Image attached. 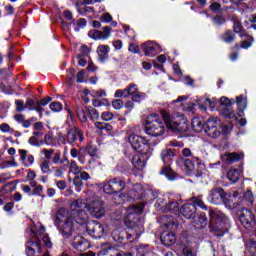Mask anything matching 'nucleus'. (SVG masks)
<instances>
[{"label": "nucleus", "instance_id": "obj_1", "mask_svg": "<svg viewBox=\"0 0 256 256\" xmlns=\"http://www.w3.org/2000/svg\"><path fill=\"white\" fill-rule=\"evenodd\" d=\"M43 247L51 249L53 244L47 234H45V228L32 231L30 239L26 242V255L27 256H41L43 253Z\"/></svg>", "mask_w": 256, "mask_h": 256}, {"label": "nucleus", "instance_id": "obj_2", "mask_svg": "<svg viewBox=\"0 0 256 256\" xmlns=\"http://www.w3.org/2000/svg\"><path fill=\"white\" fill-rule=\"evenodd\" d=\"M145 208V204L140 203L137 206H131L127 209V215L124 219V223L129 227V235L135 237V239H139L141 237V233H143V220L139 217L140 213H143V209Z\"/></svg>", "mask_w": 256, "mask_h": 256}, {"label": "nucleus", "instance_id": "obj_3", "mask_svg": "<svg viewBox=\"0 0 256 256\" xmlns=\"http://www.w3.org/2000/svg\"><path fill=\"white\" fill-rule=\"evenodd\" d=\"M57 219L59 221L58 229L64 237V239H69L71 235H73V231H75V221L69 214V211L65 208H61L57 212Z\"/></svg>", "mask_w": 256, "mask_h": 256}, {"label": "nucleus", "instance_id": "obj_4", "mask_svg": "<svg viewBox=\"0 0 256 256\" xmlns=\"http://www.w3.org/2000/svg\"><path fill=\"white\" fill-rule=\"evenodd\" d=\"M209 216L211 231L217 233L219 237H223V235L227 233V223H229V219H227L225 214L217 210H210Z\"/></svg>", "mask_w": 256, "mask_h": 256}, {"label": "nucleus", "instance_id": "obj_5", "mask_svg": "<svg viewBox=\"0 0 256 256\" xmlns=\"http://www.w3.org/2000/svg\"><path fill=\"white\" fill-rule=\"evenodd\" d=\"M161 115L167 129L170 131L183 132L187 130V120L184 115H171L165 110L161 112Z\"/></svg>", "mask_w": 256, "mask_h": 256}, {"label": "nucleus", "instance_id": "obj_6", "mask_svg": "<svg viewBox=\"0 0 256 256\" xmlns=\"http://www.w3.org/2000/svg\"><path fill=\"white\" fill-rule=\"evenodd\" d=\"M145 131L151 137H161L165 133V124L159 115L151 114L146 119Z\"/></svg>", "mask_w": 256, "mask_h": 256}, {"label": "nucleus", "instance_id": "obj_7", "mask_svg": "<svg viewBox=\"0 0 256 256\" xmlns=\"http://www.w3.org/2000/svg\"><path fill=\"white\" fill-rule=\"evenodd\" d=\"M173 157H175V153H173V150L169 148L162 150L161 159L165 166L162 168L160 174L165 175L170 181H173V179H175V172H173V169H171Z\"/></svg>", "mask_w": 256, "mask_h": 256}, {"label": "nucleus", "instance_id": "obj_8", "mask_svg": "<svg viewBox=\"0 0 256 256\" xmlns=\"http://www.w3.org/2000/svg\"><path fill=\"white\" fill-rule=\"evenodd\" d=\"M107 195H113V193H121L125 189V180L122 178L116 177L108 181L99 184Z\"/></svg>", "mask_w": 256, "mask_h": 256}, {"label": "nucleus", "instance_id": "obj_9", "mask_svg": "<svg viewBox=\"0 0 256 256\" xmlns=\"http://www.w3.org/2000/svg\"><path fill=\"white\" fill-rule=\"evenodd\" d=\"M204 131L208 137L215 139L221 135V120L217 117H210L204 124Z\"/></svg>", "mask_w": 256, "mask_h": 256}, {"label": "nucleus", "instance_id": "obj_10", "mask_svg": "<svg viewBox=\"0 0 256 256\" xmlns=\"http://www.w3.org/2000/svg\"><path fill=\"white\" fill-rule=\"evenodd\" d=\"M89 212L92 215V217H95V219H101L102 217H105V202L99 198H95L94 200H89Z\"/></svg>", "mask_w": 256, "mask_h": 256}, {"label": "nucleus", "instance_id": "obj_11", "mask_svg": "<svg viewBox=\"0 0 256 256\" xmlns=\"http://www.w3.org/2000/svg\"><path fill=\"white\" fill-rule=\"evenodd\" d=\"M239 219L243 227H245V229H247L248 231H251V229H255V215H253V212H251V210L243 208L239 216Z\"/></svg>", "mask_w": 256, "mask_h": 256}, {"label": "nucleus", "instance_id": "obj_12", "mask_svg": "<svg viewBox=\"0 0 256 256\" xmlns=\"http://www.w3.org/2000/svg\"><path fill=\"white\" fill-rule=\"evenodd\" d=\"M86 230L88 231L89 235L91 237H94V239H101L105 233V228L101 223L97 221H90L87 223Z\"/></svg>", "mask_w": 256, "mask_h": 256}, {"label": "nucleus", "instance_id": "obj_13", "mask_svg": "<svg viewBox=\"0 0 256 256\" xmlns=\"http://www.w3.org/2000/svg\"><path fill=\"white\" fill-rule=\"evenodd\" d=\"M226 197L227 194H225L223 188H213L208 196V201L213 203V205H221V203H225Z\"/></svg>", "mask_w": 256, "mask_h": 256}, {"label": "nucleus", "instance_id": "obj_14", "mask_svg": "<svg viewBox=\"0 0 256 256\" xmlns=\"http://www.w3.org/2000/svg\"><path fill=\"white\" fill-rule=\"evenodd\" d=\"M142 51L145 57H155L161 53V46L155 42H145L142 44Z\"/></svg>", "mask_w": 256, "mask_h": 256}, {"label": "nucleus", "instance_id": "obj_15", "mask_svg": "<svg viewBox=\"0 0 256 256\" xmlns=\"http://www.w3.org/2000/svg\"><path fill=\"white\" fill-rule=\"evenodd\" d=\"M88 35L95 41H105L111 37V27L105 26L102 28V30H90Z\"/></svg>", "mask_w": 256, "mask_h": 256}, {"label": "nucleus", "instance_id": "obj_16", "mask_svg": "<svg viewBox=\"0 0 256 256\" xmlns=\"http://www.w3.org/2000/svg\"><path fill=\"white\" fill-rule=\"evenodd\" d=\"M85 139L83 136V132L78 128V127H72L68 130L67 135H66V141L70 144H73L77 141H82Z\"/></svg>", "mask_w": 256, "mask_h": 256}, {"label": "nucleus", "instance_id": "obj_17", "mask_svg": "<svg viewBox=\"0 0 256 256\" xmlns=\"http://www.w3.org/2000/svg\"><path fill=\"white\" fill-rule=\"evenodd\" d=\"M72 247H74L76 251H80V253H83V251H87V249L91 247V244L88 242L87 239L83 238L82 236H75L72 241Z\"/></svg>", "mask_w": 256, "mask_h": 256}, {"label": "nucleus", "instance_id": "obj_18", "mask_svg": "<svg viewBox=\"0 0 256 256\" xmlns=\"http://www.w3.org/2000/svg\"><path fill=\"white\" fill-rule=\"evenodd\" d=\"M241 160V154H238L236 152L229 153L226 152L221 155V161L223 163H226V165H233V163Z\"/></svg>", "mask_w": 256, "mask_h": 256}, {"label": "nucleus", "instance_id": "obj_19", "mask_svg": "<svg viewBox=\"0 0 256 256\" xmlns=\"http://www.w3.org/2000/svg\"><path fill=\"white\" fill-rule=\"evenodd\" d=\"M181 213L186 219H195V213H197V207L193 204H185L181 208Z\"/></svg>", "mask_w": 256, "mask_h": 256}, {"label": "nucleus", "instance_id": "obj_20", "mask_svg": "<svg viewBox=\"0 0 256 256\" xmlns=\"http://www.w3.org/2000/svg\"><path fill=\"white\" fill-rule=\"evenodd\" d=\"M161 241L163 245H166L167 247L173 245L177 241V236H175V233L170 231H164L161 234Z\"/></svg>", "mask_w": 256, "mask_h": 256}, {"label": "nucleus", "instance_id": "obj_21", "mask_svg": "<svg viewBox=\"0 0 256 256\" xmlns=\"http://www.w3.org/2000/svg\"><path fill=\"white\" fill-rule=\"evenodd\" d=\"M69 215L78 225H84V223L87 222V214L85 211L70 212Z\"/></svg>", "mask_w": 256, "mask_h": 256}, {"label": "nucleus", "instance_id": "obj_22", "mask_svg": "<svg viewBox=\"0 0 256 256\" xmlns=\"http://www.w3.org/2000/svg\"><path fill=\"white\" fill-rule=\"evenodd\" d=\"M132 165L134 166V169H136L137 171H143V169H145L146 166L145 157L139 155L133 156Z\"/></svg>", "mask_w": 256, "mask_h": 256}, {"label": "nucleus", "instance_id": "obj_23", "mask_svg": "<svg viewBox=\"0 0 256 256\" xmlns=\"http://www.w3.org/2000/svg\"><path fill=\"white\" fill-rule=\"evenodd\" d=\"M144 140L145 137L135 134H131L128 138V141L133 149H140L141 147H139V145L142 144Z\"/></svg>", "mask_w": 256, "mask_h": 256}, {"label": "nucleus", "instance_id": "obj_24", "mask_svg": "<svg viewBox=\"0 0 256 256\" xmlns=\"http://www.w3.org/2000/svg\"><path fill=\"white\" fill-rule=\"evenodd\" d=\"M85 208H87V203L83 202V199L75 200L70 205L71 212L79 213L83 211Z\"/></svg>", "mask_w": 256, "mask_h": 256}, {"label": "nucleus", "instance_id": "obj_25", "mask_svg": "<svg viewBox=\"0 0 256 256\" xmlns=\"http://www.w3.org/2000/svg\"><path fill=\"white\" fill-rule=\"evenodd\" d=\"M193 223L198 229H203L207 225V216H205V213H200L199 216H194Z\"/></svg>", "mask_w": 256, "mask_h": 256}, {"label": "nucleus", "instance_id": "obj_26", "mask_svg": "<svg viewBox=\"0 0 256 256\" xmlns=\"http://www.w3.org/2000/svg\"><path fill=\"white\" fill-rule=\"evenodd\" d=\"M139 147L140 148H134V150L140 153L141 155H149V153H151V145L149 144V141H147L146 138H144L142 144H139Z\"/></svg>", "mask_w": 256, "mask_h": 256}, {"label": "nucleus", "instance_id": "obj_27", "mask_svg": "<svg viewBox=\"0 0 256 256\" xmlns=\"http://www.w3.org/2000/svg\"><path fill=\"white\" fill-rule=\"evenodd\" d=\"M109 51H111V48L108 45H99L97 47V54L99 59H101V61H105V59H107L109 56Z\"/></svg>", "mask_w": 256, "mask_h": 256}, {"label": "nucleus", "instance_id": "obj_28", "mask_svg": "<svg viewBox=\"0 0 256 256\" xmlns=\"http://www.w3.org/2000/svg\"><path fill=\"white\" fill-rule=\"evenodd\" d=\"M76 115L81 123H87V112L82 104L76 105Z\"/></svg>", "mask_w": 256, "mask_h": 256}, {"label": "nucleus", "instance_id": "obj_29", "mask_svg": "<svg viewBox=\"0 0 256 256\" xmlns=\"http://www.w3.org/2000/svg\"><path fill=\"white\" fill-rule=\"evenodd\" d=\"M166 213H177L179 211V203L177 201H170L165 206H161Z\"/></svg>", "mask_w": 256, "mask_h": 256}, {"label": "nucleus", "instance_id": "obj_30", "mask_svg": "<svg viewBox=\"0 0 256 256\" xmlns=\"http://www.w3.org/2000/svg\"><path fill=\"white\" fill-rule=\"evenodd\" d=\"M241 177V171L237 169H230L227 173V179L231 181V183H237Z\"/></svg>", "mask_w": 256, "mask_h": 256}, {"label": "nucleus", "instance_id": "obj_31", "mask_svg": "<svg viewBox=\"0 0 256 256\" xmlns=\"http://www.w3.org/2000/svg\"><path fill=\"white\" fill-rule=\"evenodd\" d=\"M192 129L196 133H201V131H203V129H205V125H203L201 118L195 117L192 119Z\"/></svg>", "mask_w": 256, "mask_h": 256}, {"label": "nucleus", "instance_id": "obj_32", "mask_svg": "<svg viewBox=\"0 0 256 256\" xmlns=\"http://www.w3.org/2000/svg\"><path fill=\"white\" fill-rule=\"evenodd\" d=\"M181 256H197V253L195 252L193 246L190 243H188L182 246Z\"/></svg>", "mask_w": 256, "mask_h": 256}, {"label": "nucleus", "instance_id": "obj_33", "mask_svg": "<svg viewBox=\"0 0 256 256\" xmlns=\"http://www.w3.org/2000/svg\"><path fill=\"white\" fill-rule=\"evenodd\" d=\"M221 39L224 41V43H233V41H235V34L233 31L227 30L221 35Z\"/></svg>", "mask_w": 256, "mask_h": 256}, {"label": "nucleus", "instance_id": "obj_34", "mask_svg": "<svg viewBox=\"0 0 256 256\" xmlns=\"http://www.w3.org/2000/svg\"><path fill=\"white\" fill-rule=\"evenodd\" d=\"M221 113L223 117H225L226 119H237V116L235 115V111H233V109L231 108H223Z\"/></svg>", "mask_w": 256, "mask_h": 256}, {"label": "nucleus", "instance_id": "obj_35", "mask_svg": "<svg viewBox=\"0 0 256 256\" xmlns=\"http://www.w3.org/2000/svg\"><path fill=\"white\" fill-rule=\"evenodd\" d=\"M201 197L203 196L192 197V205H195V207H200L201 209H207V206H205V203L203 202V199Z\"/></svg>", "mask_w": 256, "mask_h": 256}, {"label": "nucleus", "instance_id": "obj_36", "mask_svg": "<svg viewBox=\"0 0 256 256\" xmlns=\"http://www.w3.org/2000/svg\"><path fill=\"white\" fill-rule=\"evenodd\" d=\"M236 103H237L238 109H240V111H243V109H245L247 107V101H245V98L243 97V95L236 97Z\"/></svg>", "mask_w": 256, "mask_h": 256}, {"label": "nucleus", "instance_id": "obj_37", "mask_svg": "<svg viewBox=\"0 0 256 256\" xmlns=\"http://www.w3.org/2000/svg\"><path fill=\"white\" fill-rule=\"evenodd\" d=\"M41 153L44 155L46 161H51V159H53V155H55V150L44 148Z\"/></svg>", "mask_w": 256, "mask_h": 256}, {"label": "nucleus", "instance_id": "obj_38", "mask_svg": "<svg viewBox=\"0 0 256 256\" xmlns=\"http://www.w3.org/2000/svg\"><path fill=\"white\" fill-rule=\"evenodd\" d=\"M81 167H79V165H77V162L75 160H71L70 161V171L71 173H74V175H79V173L81 172Z\"/></svg>", "mask_w": 256, "mask_h": 256}, {"label": "nucleus", "instance_id": "obj_39", "mask_svg": "<svg viewBox=\"0 0 256 256\" xmlns=\"http://www.w3.org/2000/svg\"><path fill=\"white\" fill-rule=\"evenodd\" d=\"M40 169L42 171L43 174H49L51 173V166L49 164L48 160H44L41 164H40Z\"/></svg>", "mask_w": 256, "mask_h": 256}, {"label": "nucleus", "instance_id": "obj_40", "mask_svg": "<svg viewBox=\"0 0 256 256\" xmlns=\"http://www.w3.org/2000/svg\"><path fill=\"white\" fill-rule=\"evenodd\" d=\"M73 185L76 187L77 193H81V187H83V181L81 177L75 176L73 179Z\"/></svg>", "mask_w": 256, "mask_h": 256}, {"label": "nucleus", "instance_id": "obj_41", "mask_svg": "<svg viewBox=\"0 0 256 256\" xmlns=\"http://www.w3.org/2000/svg\"><path fill=\"white\" fill-rule=\"evenodd\" d=\"M184 169L191 173V171H195V164L190 159L184 160Z\"/></svg>", "mask_w": 256, "mask_h": 256}, {"label": "nucleus", "instance_id": "obj_42", "mask_svg": "<svg viewBox=\"0 0 256 256\" xmlns=\"http://www.w3.org/2000/svg\"><path fill=\"white\" fill-rule=\"evenodd\" d=\"M50 109L54 113H59L60 111H63V104L60 102H52L50 103Z\"/></svg>", "mask_w": 256, "mask_h": 256}, {"label": "nucleus", "instance_id": "obj_43", "mask_svg": "<svg viewBox=\"0 0 256 256\" xmlns=\"http://www.w3.org/2000/svg\"><path fill=\"white\" fill-rule=\"evenodd\" d=\"M234 32L239 33L240 37H245V32L243 31V26L241 25V22H234Z\"/></svg>", "mask_w": 256, "mask_h": 256}, {"label": "nucleus", "instance_id": "obj_44", "mask_svg": "<svg viewBox=\"0 0 256 256\" xmlns=\"http://www.w3.org/2000/svg\"><path fill=\"white\" fill-rule=\"evenodd\" d=\"M129 95H131L129 92V88H125L124 90H117L114 94V97H123L124 99H127Z\"/></svg>", "mask_w": 256, "mask_h": 256}, {"label": "nucleus", "instance_id": "obj_45", "mask_svg": "<svg viewBox=\"0 0 256 256\" xmlns=\"http://www.w3.org/2000/svg\"><path fill=\"white\" fill-rule=\"evenodd\" d=\"M145 97H146L145 93H141L138 91L132 95V101H135L136 103H141V101H143Z\"/></svg>", "mask_w": 256, "mask_h": 256}, {"label": "nucleus", "instance_id": "obj_46", "mask_svg": "<svg viewBox=\"0 0 256 256\" xmlns=\"http://www.w3.org/2000/svg\"><path fill=\"white\" fill-rule=\"evenodd\" d=\"M8 167H17V162L15 160L12 161H3L0 163V169H8Z\"/></svg>", "mask_w": 256, "mask_h": 256}, {"label": "nucleus", "instance_id": "obj_47", "mask_svg": "<svg viewBox=\"0 0 256 256\" xmlns=\"http://www.w3.org/2000/svg\"><path fill=\"white\" fill-rule=\"evenodd\" d=\"M92 97H94V99H99L101 97H107V92H105V90H93Z\"/></svg>", "mask_w": 256, "mask_h": 256}, {"label": "nucleus", "instance_id": "obj_48", "mask_svg": "<svg viewBox=\"0 0 256 256\" xmlns=\"http://www.w3.org/2000/svg\"><path fill=\"white\" fill-rule=\"evenodd\" d=\"M252 43H253L252 36H247V39L242 41L241 48L242 49H249V47H251Z\"/></svg>", "mask_w": 256, "mask_h": 256}, {"label": "nucleus", "instance_id": "obj_49", "mask_svg": "<svg viewBox=\"0 0 256 256\" xmlns=\"http://www.w3.org/2000/svg\"><path fill=\"white\" fill-rule=\"evenodd\" d=\"M88 113L92 121H97V119H99V111H97V109L91 108L88 110Z\"/></svg>", "mask_w": 256, "mask_h": 256}, {"label": "nucleus", "instance_id": "obj_50", "mask_svg": "<svg viewBox=\"0 0 256 256\" xmlns=\"http://www.w3.org/2000/svg\"><path fill=\"white\" fill-rule=\"evenodd\" d=\"M15 105H16V110L19 111L20 113L25 111L26 109V105L23 100H16Z\"/></svg>", "mask_w": 256, "mask_h": 256}, {"label": "nucleus", "instance_id": "obj_51", "mask_svg": "<svg viewBox=\"0 0 256 256\" xmlns=\"http://www.w3.org/2000/svg\"><path fill=\"white\" fill-rule=\"evenodd\" d=\"M93 11L92 7L86 5H78V12L83 15V13H91Z\"/></svg>", "mask_w": 256, "mask_h": 256}, {"label": "nucleus", "instance_id": "obj_52", "mask_svg": "<svg viewBox=\"0 0 256 256\" xmlns=\"http://www.w3.org/2000/svg\"><path fill=\"white\" fill-rule=\"evenodd\" d=\"M123 30L130 39H135V31L131 27L124 25Z\"/></svg>", "mask_w": 256, "mask_h": 256}, {"label": "nucleus", "instance_id": "obj_53", "mask_svg": "<svg viewBox=\"0 0 256 256\" xmlns=\"http://www.w3.org/2000/svg\"><path fill=\"white\" fill-rule=\"evenodd\" d=\"M85 55H89V47L82 45L80 48V54L77 55V59H81V57H85Z\"/></svg>", "mask_w": 256, "mask_h": 256}, {"label": "nucleus", "instance_id": "obj_54", "mask_svg": "<svg viewBox=\"0 0 256 256\" xmlns=\"http://www.w3.org/2000/svg\"><path fill=\"white\" fill-rule=\"evenodd\" d=\"M114 115L113 112L105 111L102 113L101 118L103 121H112Z\"/></svg>", "mask_w": 256, "mask_h": 256}, {"label": "nucleus", "instance_id": "obj_55", "mask_svg": "<svg viewBox=\"0 0 256 256\" xmlns=\"http://www.w3.org/2000/svg\"><path fill=\"white\" fill-rule=\"evenodd\" d=\"M77 158H78L79 163H81V165H85V161H86L85 150L80 149Z\"/></svg>", "mask_w": 256, "mask_h": 256}, {"label": "nucleus", "instance_id": "obj_56", "mask_svg": "<svg viewBox=\"0 0 256 256\" xmlns=\"http://www.w3.org/2000/svg\"><path fill=\"white\" fill-rule=\"evenodd\" d=\"M25 105L29 111H35V101L33 99H27Z\"/></svg>", "mask_w": 256, "mask_h": 256}, {"label": "nucleus", "instance_id": "obj_57", "mask_svg": "<svg viewBox=\"0 0 256 256\" xmlns=\"http://www.w3.org/2000/svg\"><path fill=\"white\" fill-rule=\"evenodd\" d=\"M77 83H83L85 81V70H81L78 72L76 76Z\"/></svg>", "mask_w": 256, "mask_h": 256}, {"label": "nucleus", "instance_id": "obj_58", "mask_svg": "<svg viewBox=\"0 0 256 256\" xmlns=\"http://www.w3.org/2000/svg\"><path fill=\"white\" fill-rule=\"evenodd\" d=\"M112 107L116 110L121 109L123 107V101L121 99L114 100L112 102Z\"/></svg>", "mask_w": 256, "mask_h": 256}, {"label": "nucleus", "instance_id": "obj_59", "mask_svg": "<svg viewBox=\"0 0 256 256\" xmlns=\"http://www.w3.org/2000/svg\"><path fill=\"white\" fill-rule=\"evenodd\" d=\"M203 104L205 107H210V109H215V101H212L209 98L204 99Z\"/></svg>", "mask_w": 256, "mask_h": 256}, {"label": "nucleus", "instance_id": "obj_60", "mask_svg": "<svg viewBox=\"0 0 256 256\" xmlns=\"http://www.w3.org/2000/svg\"><path fill=\"white\" fill-rule=\"evenodd\" d=\"M0 131H2V133H9V132L12 131V129H11V126H9V124H7V123H2V124L0 125Z\"/></svg>", "mask_w": 256, "mask_h": 256}, {"label": "nucleus", "instance_id": "obj_61", "mask_svg": "<svg viewBox=\"0 0 256 256\" xmlns=\"http://www.w3.org/2000/svg\"><path fill=\"white\" fill-rule=\"evenodd\" d=\"M128 91L130 93V95H135L136 93L139 92V89L137 88V85L135 84H130L129 87H128Z\"/></svg>", "mask_w": 256, "mask_h": 256}, {"label": "nucleus", "instance_id": "obj_62", "mask_svg": "<svg viewBox=\"0 0 256 256\" xmlns=\"http://www.w3.org/2000/svg\"><path fill=\"white\" fill-rule=\"evenodd\" d=\"M34 111H37V113H39L40 117H41V115H43V106L39 101L35 103Z\"/></svg>", "mask_w": 256, "mask_h": 256}, {"label": "nucleus", "instance_id": "obj_63", "mask_svg": "<svg viewBox=\"0 0 256 256\" xmlns=\"http://www.w3.org/2000/svg\"><path fill=\"white\" fill-rule=\"evenodd\" d=\"M165 228H166L168 231H175V229H177V223H175L174 221L169 222V223H166V224H165Z\"/></svg>", "mask_w": 256, "mask_h": 256}, {"label": "nucleus", "instance_id": "obj_64", "mask_svg": "<svg viewBox=\"0 0 256 256\" xmlns=\"http://www.w3.org/2000/svg\"><path fill=\"white\" fill-rule=\"evenodd\" d=\"M88 154L90 157H97V147L96 146H89L88 147Z\"/></svg>", "mask_w": 256, "mask_h": 256}]
</instances>
